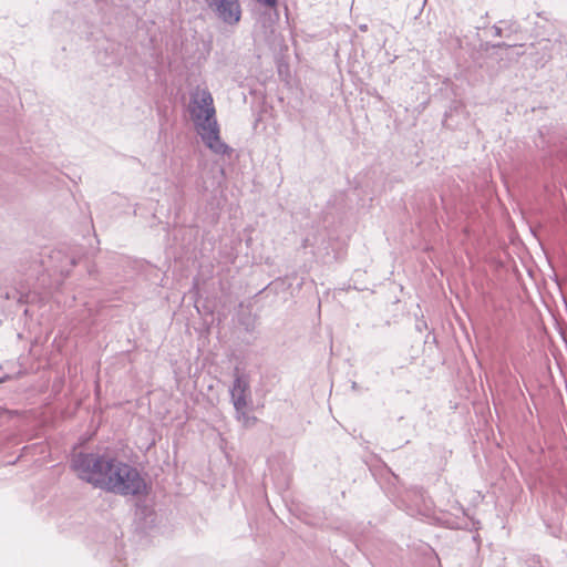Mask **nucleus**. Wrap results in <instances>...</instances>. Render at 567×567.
Returning a JSON list of instances; mask_svg holds the SVG:
<instances>
[{
  "mask_svg": "<svg viewBox=\"0 0 567 567\" xmlns=\"http://www.w3.org/2000/svg\"><path fill=\"white\" fill-rule=\"evenodd\" d=\"M360 29H361V30H365V29H367V27H365V25H361V27H360Z\"/></svg>",
  "mask_w": 567,
  "mask_h": 567,
  "instance_id": "11",
  "label": "nucleus"
},
{
  "mask_svg": "<svg viewBox=\"0 0 567 567\" xmlns=\"http://www.w3.org/2000/svg\"><path fill=\"white\" fill-rule=\"evenodd\" d=\"M62 257V251L61 250H56V251H53L52 255L50 256V258L53 260V261H60V264L58 265H52V268L55 270V271H59L61 274H68L69 272V267H72L74 266V259L73 258H69L66 256L63 257V260L61 259Z\"/></svg>",
  "mask_w": 567,
  "mask_h": 567,
  "instance_id": "5",
  "label": "nucleus"
},
{
  "mask_svg": "<svg viewBox=\"0 0 567 567\" xmlns=\"http://www.w3.org/2000/svg\"><path fill=\"white\" fill-rule=\"evenodd\" d=\"M412 495H413V496H415V497H417V498H420V499H423V498H424L423 494H422V493H419V492H413V493H412Z\"/></svg>",
  "mask_w": 567,
  "mask_h": 567,
  "instance_id": "9",
  "label": "nucleus"
},
{
  "mask_svg": "<svg viewBox=\"0 0 567 567\" xmlns=\"http://www.w3.org/2000/svg\"><path fill=\"white\" fill-rule=\"evenodd\" d=\"M426 511H429V507L425 506L424 509H421L417 504L415 503V508H413L412 506L409 507V512L411 515H414V514H421V515H425L426 514Z\"/></svg>",
  "mask_w": 567,
  "mask_h": 567,
  "instance_id": "6",
  "label": "nucleus"
},
{
  "mask_svg": "<svg viewBox=\"0 0 567 567\" xmlns=\"http://www.w3.org/2000/svg\"><path fill=\"white\" fill-rule=\"evenodd\" d=\"M496 47L497 48H503V47H506V44L505 43H498Z\"/></svg>",
  "mask_w": 567,
  "mask_h": 567,
  "instance_id": "10",
  "label": "nucleus"
},
{
  "mask_svg": "<svg viewBox=\"0 0 567 567\" xmlns=\"http://www.w3.org/2000/svg\"><path fill=\"white\" fill-rule=\"evenodd\" d=\"M229 393L236 412V419L245 426L252 425L257 419L249 415L247 412V409L251 403V392L248 378L236 374Z\"/></svg>",
  "mask_w": 567,
  "mask_h": 567,
  "instance_id": "3",
  "label": "nucleus"
},
{
  "mask_svg": "<svg viewBox=\"0 0 567 567\" xmlns=\"http://www.w3.org/2000/svg\"><path fill=\"white\" fill-rule=\"evenodd\" d=\"M207 7L224 23L236 24L241 18V8L239 0H205Z\"/></svg>",
  "mask_w": 567,
  "mask_h": 567,
  "instance_id": "4",
  "label": "nucleus"
},
{
  "mask_svg": "<svg viewBox=\"0 0 567 567\" xmlns=\"http://www.w3.org/2000/svg\"><path fill=\"white\" fill-rule=\"evenodd\" d=\"M72 468L82 481L110 493L134 496L142 494L146 487L136 467L111 454H75Z\"/></svg>",
  "mask_w": 567,
  "mask_h": 567,
  "instance_id": "1",
  "label": "nucleus"
},
{
  "mask_svg": "<svg viewBox=\"0 0 567 567\" xmlns=\"http://www.w3.org/2000/svg\"><path fill=\"white\" fill-rule=\"evenodd\" d=\"M190 118L204 144L217 155H230L233 150L220 138L216 110L210 92L206 89L196 90L188 106Z\"/></svg>",
  "mask_w": 567,
  "mask_h": 567,
  "instance_id": "2",
  "label": "nucleus"
},
{
  "mask_svg": "<svg viewBox=\"0 0 567 567\" xmlns=\"http://www.w3.org/2000/svg\"><path fill=\"white\" fill-rule=\"evenodd\" d=\"M258 1L269 8H274L277 4V0H258Z\"/></svg>",
  "mask_w": 567,
  "mask_h": 567,
  "instance_id": "7",
  "label": "nucleus"
},
{
  "mask_svg": "<svg viewBox=\"0 0 567 567\" xmlns=\"http://www.w3.org/2000/svg\"><path fill=\"white\" fill-rule=\"evenodd\" d=\"M493 30H494V34L496 37H501L502 35V29L499 27H493Z\"/></svg>",
  "mask_w": 567,
  "mask_h": 567,
  "instance_id": "8",
  "label": "nucleus"
}]
</instances>
